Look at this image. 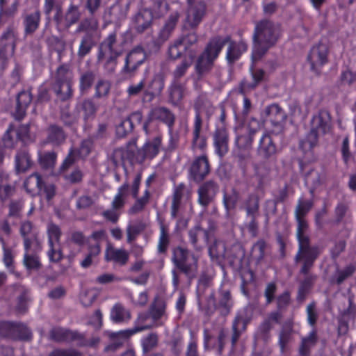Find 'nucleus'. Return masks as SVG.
<instances>
[{
	"instance_id": "2",
	"label": "nucleus",
	"mask_w": 356,
	"mask_h": 356,
	"mask_svg": "<svg viewBox=\"0 0 356 356\" xmlns=\"http://www.w3.org/2000/svg\"><path fill=\"white\" fill-rule=\"evenodd\" d=\"M194 107L196 114L192 132V149L194 151H203L207 147V139L201 134L202 127L201 113L205 111L209 117L213 113V106L207 97L204 95H201L197 98Z\"/></svg>"
},
{
	"instance_id": "36",
	"label": "nucleus",
	"mask_w": 356,
	"mask_h": 356,
	"mask_svg": "<svg viewBox=\"0 0 356 356\" xmlns=\"http://www.w3.org/2000/svg\"><path fill=\"white\" fill-rule=\"evenodd\" d=\"M15 294L17 296L15 309L19 314H24L28 309L29 290L24 286L15 285Z\"/></svg>"
},
{
	"instance_id": "42",
	"label": "nucleus",
	"mask_w": 356,
	"mask_h": 356,
	"mask_svg": "<svg viewBox=\"0 0 356 356\" xmlns=\"http://www.w3.org/2000/svg\"><path fill=\"white\" fill-rule=\"evenodd\" d=\"M232 306L233 300L229 291H220L218 302L215 304L216 309L220 312L221 315L227 316L229 314Z\"/></svg>"
},
{
	"instance_id": "12",
	"label": "nucleus",
	"mask_w": 356,
	"mask_h": 356,
	"mask_svg": "<svg viewBox=\"0 0 356 356\" xmlns=\"http://www.w3.org/2000/svg\"><path fill=\"white\" fill-rule=\"evenodd\" d=\"M81 16L79 8L74 4H70L64 15L62 13L61 6H56L54 20L58 28L67 29L73 24L77 23Z\"/></svg>"
},
{
	"instance_id": "46",
	"label": "nucleus",
	"mask_w": 356,
	"mask_h": 356,
	"mask_svg": "<svg viewBox=\"0 0 356 356\" xmlns=\"http://www.w3.org/2000/svg\"><path fill=\"white\" fill-rule=\"evenodd\" d=\"M15 170L17 173L25 172L32 165L29 153L26 150H19L15 155Z\"/></svg>"
},
{
	"instance_id": "10",
	"label": "nucleus",
	"mask_w": 356,
	"mask_h": 356,
	"mask_svg": "<svg viewBox=\"0 0 356 356\" xmlns=\"http://www.w3.org/2000/svg\"><path fill=\"white\" fill-rule=\"evenodd\" d=\"M264 115L271 123L273 134L277 136L283 133L287 115L278 104H272L266 106L264 110Z\"/></svg>"
},
{
	"instance_id": "51",
	"label": "nucleus",
	"mask_w": 356,
	"mask_h": 356,
	"mask_svg": "<svg viewBox=\"0 0 356 356\" xmlns=\"http://www.w3.org/2000/svg\"><path fill=\"white\" fill-rule=\"evenodd\" d=\"M186 91L185 84L179 81H173L170 87V101L177 105L182 100Z\"/></svg>"
},
{
	"instance_id": "43",
	"label": "nucleus",
	"mask_w": 356,
	"mask_h": 356,
	"mask_svg": "<svg viewBox=\"0 0 356 356\" xmlns=\"http://www.w3.org/2000/svg\"><path fill=\"white\" fill-rule=\"evenodd\" d=\"M189 242L195 251L200 252L203 249V245L200 243V238L202 235L204 236V241H208V232L201 227L196 226L188 231Z\"/></svg>"
},
{
	"instance_id": "20",
	"label": "nucleus",
	"mask_w": 356,
	"mask_h": 356,
	"mask_svg": "<svg viewBox=\"0 0 356 356\" xmlns=\"http://www.w3.org/2000/svg\"><path fill=\"white\" fill-rule=\"evenodd\" d=\"M121 49L117 42V35L115 32L110 33L108 37L101 43L97 55L99 62L108 55H121Z\"/></svg>"
},
{
	"instance_id": "31",
	"label": "nucleus",
	"mask_w": 356,
	"mask_h": 356,
	"mask_svg": "<svg viewBox=\"0 0 356 356\" xmlns=\"http://www.w3.org/2000/svg\"><path fill=\"white\" fill-rule=\"evenodd\" d=\"M245 312V310L238 313L232 323V335L231 341L233 348L235 347L242 332L245 330L246 325L248 323V319L243 314V312Z\"/></svg>"
},
{
	"instance_id": "47",
	"label": "nucleus",
	"mask_w": 356,
	"mask_h": 356,
	"mask_svg": "<svg viewBox=\"0 0 356 356\" xmlns=\"http://www.w3.org/2000/svg\"><path fill=\"white\" fill-rule=\"evenodd\" d=\"M65 140V134L63 129L57 125L51 124L47 129V143L59 145Z\"/></svg>"
},
{
	"instance_id": "27",
	"label": "nucleus",
	"mask_w": 356,
	"mask_h": 356,
	"mask_svg": "<svg viewBox=\"0 0 356 356\" xmlns=\"http://www.w3.org/2000/svg\"><path fill=\"white\" fill-rule=\"evenodd\" d=\"M217 184L209 181L202 184L198 189V202L204 207H207L213 200L217 191Z\"/></svg>"
},
{
	"instance_id": "23",
	"label": "nucleus",
	"mask_w": 356,
	"mask_h": 356,
	"mask_svg": "<svg viewBox=\"0 0 356 356\" xmlns=\"http://www.w3.org/2000/svg\"><path fill=\"white\" fill-rule=\"evenodd\" d=\"M145 54L140 48L130 51L126 56L122 72L125 74H133L138 67L145 61Z\"/></svg>"
},
{
	"instance_id": "40",
	"label": "nucleus",
	"mask_w": 356,
	"mask_h": 356,
	"mask_svg": "<svg viewBox=\"0 0 356 356\" xmlns=\"http://www.w3.org/2000/svg\"><path fill=\"white\" fill-rule=\"evenodd\" d=\"M179 17V15L177 13H175L169 17L165 25L159 33L158 43H163L170 38L176 26Z\"/></svg>"
},
{
	"instance_id": "4",
	"label": "nucleus",
	"mask_w": 356,
	"mask_h": 356,
	"mask_svg": "<svg viewBox=\"0 0 356 356\" xmlns=\"http://www.w3.org/2000/svg\"><path fill=\"white\" fill-rule=\"evenodd\" d=\"M311 130L306 137L300 142L303 152H309L318 143L319 134H326L331 130V118L329 112L321 111L314 115L311 122Z\"/></svg>"
},
{
	"instance_id": "15",
	"label": "nucleus",
	"mask_w": 356,
	"mask_h": 356,
	"mask_svg": "<svg viewBox=\"0 0 356 356\" xmlns=\"http://www.w3.org/2000/svg\"><path fill=\"white\" fill-rule=\"evenodd\" d=\"M185 19V26L190 29H195L201 23L206 15L207 6L204 2H191Z\"/></svg>"
},
{
	"instance_id": "26",
	"label": "nucleus",
	"mask_w": 356,
	"mask_h": 356,
	"mask_svg": "<svg viewBox=\"0 0 356 356\" xmlns=\"http://www.w3.org/2000/svg\"><path fill=\"white\" fill-rule=\"evenodd\" d=\"M257 128L238 127L236 129L235 147L240 149H250L251 148L253 136Z\"/></svg>"
},
{
	"instance_id": "64",
	"label": "nucleus",
	"mask_w": 356,
	"mask_h": 356,
	"mask_svg": "<svg viewBox=\"0 0 356 356\" xmlns=\"http://www.w3.org/2000/svg\"><path fill=\"white\" fill-rule=\"evenodd\" d=\"M95 88L94 97L98 99L106 98L111 90V83L108 81L100 79L97 82Z\"/></svg>"
},
{
	"instance_id": "39",
	"label": "nucleus",
	"mask_w": 356,
	"mask_h": 356,
	"mask_svg": "<svg viewBox=\"0 0 356 356\" xmlns=\"http://www.w3.org/2000/svg\"><path fill=\"white\" fill-rule=\"evenodd\" d=\"M50 337L56 341H76L81 337V333L62 327H54L50 331Z\"/></svg>"
},
{
	"instance_id": "24",
	"label": "nucleus",
	"mask_w": 356,
	"mask_h": 356,
	"mask_svg": "<svg viewBox=\"0 0 356 356\" xmlns=\"http://www.w3.org/2000/svg\"><path fill=\"white\" fill-rule=\"evenodd\" d=\"M216 154L222 158L229 150V136L225 127H218L213 135Z\"/></svg>"
},
{
	"instance_id": "54",
	"label": "nucleus",
	"mask_w": 356,
	"mask_h": 356,
	"mask_svg": "<svg viewBox=\"0 0 356 356\" xmlns=\"http://www.w3.org/2000/svg\"><path fill=\"white\" fill-rule=\"evenodd\" d=\"M164 88V81L161 75H155L148 86L147 95L152 99L154 96L159 95Z\"/></svg>"
},
{
	"instance_id": "52",
	"label": "nucleus",
	"mask_w": 356,
	"mask_h": 356,
	"mask_svg": "<svg viewBox=\"0 0 356 356\" xmlns=\"http://www.w3.org/2000/svg\"><path fill=\"white\" fill-rule=\"evenodd\" d=\"M129 187V184L126 182L118 188V193L111 202V207L118 211L124 207Z\"/></svg>"
},
{
	"instance_id": "59",
	"label": "nucleus",
	"mask_w": 356,
	"mask_h": 356,
	"mask_svg": "<svg viewBox=\"0 0 356 356\" xmlns=\"http://www.w3.org/2000/svg\"><path fill=\"white\" fill-rule=\"evenodd\" d=\"M57 155L56 152H45L39 156V163L42 168L51 169L54 167Z\"/></svg>"
},
{
	"instance_id": "58",
	"label": "nucleus",
	"mask_w": 356,
	"mask_h": 356,
	"mask_svg": "<svg viewBox=\"0 0 356 356\" xmlns=\"http://www.w3.org/2000/svg\"><path fill=\"white\" fill-rule=\"evenodd\" d=\"M149 192L148 189H146L143 195L141 197L138 198L133 206L129 209V213L134 215L143 211L145 207L149 202Z\"/></svg>"
},
{
	"instance_id": "60",
	"label": "nucleus",
	"mask_w": 356,
	"mask_h": 356,
	"mask_svg": "<svg viewBox=\"0 0 356 356\" xmlns=\"http://www.w3.org/2000/svg\"><path fill=\"white\" fill-rule=\"evenodd\" d=\"M95 40L88 37H82L77 52V55L80 58H83L90 52L92 48L95 44Z\"/></svg>"
},
{
	"instance_id": "61",
	"label": "nucleus",
	"mask_w": 356,
	"mask_h": 356,
	"mask_svg": "<svg viewBox=\"0 0 356 356\" xmlns=\"http://www.w3.org/2000/svg\"><path fill=\"white\" fill-rule=\"evenodd\" d=\"M145 229V225L143 222L136 225H129L126 229L127 243L131 244Z\"/></svg>"
},
{
	"instance_id": "30",
	"label": "nucleus",
	"mask_w": 356,
	"mask_h": 356,
	"mask_svg": "<svg viewBox=\"0 0 356 356\" xmlns=\"http://www.w3.org/2000/svg\"><path fill=\"white\" fill-rule=\"evenodd\" d=\"M129 254L124 248L108 247L105 252V259L120 266H124L129 261Z\"/></svg>"
},
{
	"instance_id": "7",
	"label": "nucleus",
	"mask_w": 356,
	"mask_h": 356,
	"mask_svg": "<svg viewBox=\"0 0 356 356\" xmlns=\"http://www.w3.org/2000/svg\"><path fill=\"white\" fill-rule=\"evenodd\" d=\"M31 140L30 125L10 124L4 132L1 142L6 149H14L18 142L26 143Z\"/></svg>"
},
{
	"instance_id": "16",
	"label": "nucleus",
	"mask_w": 356,
	"mask_h": 356,
	"mask_svg": "<svg viewBox=\"0 0 356 356\" xmlns=\"http://www.w3.org/2000/svg\"><path fill=\"white\" fill-rule=\"evenodd\" d=\"M17 33L13 27H8L0 38V61L4 62L13 56L15 48Z\"/></svg>"
},
{
	"instance_id": "11",
	"label": "nucleus",
	"mask_w": 356,
	"mask_h": 356,
	"mask_svg": "<svg viewBox=\"0 0 356 356\" xmlns=\"http://www.w3.org/2000/svg\"><path fill=\"white\" fill-rule=\"evenodd\" d=\"M328 56L329 49L327 44L318 43L314 45L307 56L311 70L319 74L323 66L328 63Z\"/></svg>"
},
{
	"instance_id": "53",
	"label": "nucleus",
	"mask_w": 356,
	"mask_h": 356,
	"mask_svg": "<svg viewBox=\"0 0 356 356\" xmlns=\"http://www.w3.org/2000/svg\"><path fill=\"white\" fill-rule=\"evenodd\" d=\"M151 318L149 312H141L138 314V317L134 321V327L131 329L136 331V333L148 330L154 326V323H148V321Z\"/></svg>"
},
{
	"instance_id": "1",
	"label": "nucleus",
	"mask_w": 356,
	"mask_h": 356,
	"mask_svg": "<svg viewBox=\"0 0 356 356\" xmlns=\"http://www.w3.org/2000/svg\"><path fill=\"white\" fill-rule=\"evenodd\" d=\"M281 33L280 24L270 19L256 22L252 35V60H260L270 49L275 47L281 37Z\"/></svg>"
},
{
	"instance_id": "14",
	"label": "nucleus",
	"mask_w": 356,
	"mask_h": 356,
	"mask_svg": "<svg viewBox=\"0 0 356 356\" xmlns=\"http://www.w3.org/2000/svg\"><path fill=\"white\" fill-rule=\"evenodd\" d=\"M24 248V254L22 263L26 270L29 272L40 270L42 267L39 255L41 250L40 244L29 245V243L26 242Z\"/></svg>"
},
{
	"instance_id": "21",
	"label": "nucleus",
	"mask_w": 356,
	"mask_h": 356,
	"mask_svg": "<svg viewBox=\"0 0 356 356\" xmlns=\"http://www.w3.org/2000/svg\"><path fill=\"white\" fill-rule=\"evenodd\" d=\"M161 135L154 137L151 141L146 142L142 149H138V161L142 163L146 159H153L159 152L161 147Z\"/></svg>"
},
{
	"instance_id": "41",
	"label": "nucleus",
	"mask_w": 356,
	"mask_h": 356,
	"mask_svg": "<svg viewBox=\"0 0 356 356\" xmlns=\"http://www.w3.org/2000/svg\"><path fill=\"white\" fill-rule=\"evenodd\" d=\"M129 9V4L127 2H118L113 4L108 10L110 20L115 23L121 22L127 17Z\"/></svg>"
},
{
	"instance_id": "33",
	"label": "nucleus",
	"mask_w": 356,
	"mask_h": 356,
	"mask_svg": "<svg viewBox=\"0 0 356 356\" xmlns=\"http://www.w3.org/2000/svg\"><path fill=\"white\" fill-rule=\"evenodd\" d=\"M272 165L269 161H261L254 165V175L258 179L259 187H263L268 181Z\"/></svg>"
},
{
	"instance_id": "9",
	"label": "nucleus",
	"mask_w": 356,
	"mask_h": 356,
	"mask_svg": "<svg viewBox=\"0 0 356 356\" xmlns=\"http://www.w3.org/2000/svg\"><path fill=\"white\" fill-rule=\"evenodd\" d=\"M0 337L11 341H29L32 338V333L21 323L1 321Z\"/></svg>"
},
{
	"instance_id": "56",
	"label": "nucleus",
	"mask_w": 356,
	"mask_h": 356,
	"mask_svg": "<svg viewBox=\"0 0 356 356\" xmlns=\"http://www.w3.org/2000/svg\"><path fill=\"white\" fill-rule=\"evenodd\" d=\"M96 78L93 71L88 70L82 73L79 78V89L82 93L88 91L92 86Z\"/></svg>"
},
{
	"instance_id": "57",
	"label": "nucleus",
	"mask_w": 356,
	"mask_h": 356,
	"mask_svg": "<svg viewBox=\"0 0 356 356\" xmlns=\"http://www.w3.org/2000/svg\"><path fill=\"white\" fill-rule=\"evenodd\" d=\"M355 271L353 265H348L342 269H337L334 273L333 279L337 284H341L346 280L350 277Z\"/></svg>"
},
{
	"instance_id": "25",
	"label": "nucleus",
	"mask_w": 356,
	"mask_h": 356,
	"mask_svg": "<svg viewBox=\"0 0 356 356\" xmlns=\"http://www.w3.org/2000/svg\"><path fill=\"white\" fill-rule=\"evenodd\" d=\"M76 33H84V37L98 39L100 36L99 20L95 17L83 19L79 22Z\"/></svg>"
},
{
	"instance_id": "8",
	"label": "nucleus",
	"mask_w": 356,
	"mask_h": 356,
	"mask_svg": "<svg viewBox=\"0 0 356 356\" xmlns=\"http://www.w3.org/2000/svg\"><path fill=\"white\" fill-rule=\"evenodd\" d=\"M322 252L318 245H310V241L298 243V250L295 257L296 262L302 263L300 273L307 275L313 267L314 263Z\"/></svg>"
},
{
	"instance_id": "45",
	"label": "nucleus",
	"mask_w": 356,
	"mask_h": 356,
	"mask_svg": "<svg viewBox=\"0 0 356 356\" xmlns=\"http://www.w3.org/2000/svg\"><path fill=\"white\" fill-rule=\"evenodd\" d=\"M43 181L38 173H33L24 181V186L26 192L31 194L41 193Z\"/></svg>"
},
{
	"instance_id": "32",
	"label": "nucleus",
	"mask_w": 356,
	"mask_h": 356,
	"mask_svg": "<svg viewBox=\"0 0 356 356\" xmlns=\"http://www.w3.org/2000/svg\"><path fill=\"white\" fill-rule=\"evenodd\" d=\"M149 116L152 120H157L167 124L169 129L173 127L175 121V115L165 107H156L151 110Z\"/></svg>"
},
{
	"instance_id": "28",
	"label": "nucleus",
	"mask_w": 356,
	"mask_h": 356,
	"mask_svg": "<svg viewBox=\"0 0 356 356\" xmlns=\"http://www.w3.org/2000/svg\"><path fill=\"white\" fill-rule=\"evenodd\" d=\"M135 334L136 331H132L131 329L109 333L110 343L105 348V350H115L121 348Z\"/></svg>"
},
{
	"instance_id": "62",
	"label": "nucleus",
	"mask_w": 356,
	"mask_h": 356,
	"mask_svg": "<svg viewBox=\"0 0 356 356\" xmlns=\"http://www.w3.org/2000/svg\"><path fill=\"white\" fill-rule=\"evenodd\" d=\"M312 207L313 202L312 200L303 201L299 200L294 211L295 218H305Z\"/></svg>"
},
{
	"instance_id": "44",
	"label": "nucleus",
	"mask_w": 356,
	"mask_h": 356,
	"mask_svg": "<svg viewBox=\"0 0 356 356\" xmlns=\"http://www.w3.org/2000/svg\"><path fill=\"white\" fill-rule=\"evenodd\" d=\"M110 318L113 322L120 323L129 321L131 315L130 311L121 303H116L111 310Z\"/></svg>"
},
{
	"instance_id": "17",
	"label": "nucleus",
	"mask_w": 356,
	"mask_h": 356,
	"mask_svg": "<svg viewBox=\"0 0 356 356\" xmlns=\"http://www.w3.org/2000/svg\"><path fill=\"white\" fill-rule=\"evenodd\" d=\"M210 165L205 155L197 157L192 162L189 169L190 177L196 182L202 181L209 173Z\"/></svg>"
},
{
	"instance_id": "13",
	"label": "nucleus",
	"mask_w": 356,
	"mask_h": 356,
	"mask_svg": "<svg viewBox=\"0 0 356 356\" xmlns=\"http://www.w3.org/2000/svg\"><path fill=\"white\" fill-rule=\"evenodd\" d=\"M138 147L136 140L129 142L125 147L117 148L113 151L112 160L115 165L138 163Z\"/></svg>"
},
{
	"instance_id": "34",
	"label": "nucleus",
	"mask_w": 356,
	"mask_h": 356,
	"mask_svg": "<svg viewBox=\"0 0 356 356\" xmlns=\"http://www.w3.org/2000/svg\"><path fill=\"white\" fill-rule=\"evenodd\" d=\"M32 101V96L29 91L23 90L17 97V106L14 116L17 120H22L26 115V111Z\"/></svg>"
},
{
	"instance_id": "3",
	"label": "nucleus",
	"mask_w": 356,
	"mask_h": 356,
	"mask_svg": "<svg viewBox=\"0 0 356 356\" xmlns=\"http://www.w3.org/2000/svg\"><path fill=\"white\" fill-rule=\"evenodd\" d=\"M228 42H229V37H216L209 42L195 63V71L199 76H204L211 70L214 60Z\"/></svg>"
},
{
	"instance_id": "29",
	"label": "nucleus",
	"mask_w": 356,
	"mask_h": 356,
	"mask_svg": "<svg viewBox=\"0 0 356 356\" xmlns=\"http://www.w3.org/2000/svg\"><path fill=\"white\" fill-rule=\"evenodd\" d=\"M275 135L271 129L265 131L259 140L258 152L264 158H269L276 153V145L272 138Z\"/></svg>"
},
{
	"instance_id": "37",
	"label": "nucleus",
	"mask_w": 356,
	"mask_h": 356,
	"mask_svg": "<svg viewBox=\"0 0 356 356\" xmlns=\"http://www.w3.org/2000/svg\"><path fill=\"white\" fill-rule=\"evenodd\" d=\"M248 49V44L241 40L238 42L230 41L227 51L226 58L229 63H234Z\"/></svg>"
},
{
	"instance_id": "5",
	"label": "nucleus",
	"mask_w": 356,
	"mask_h": 356,
	"mask_svg": "<svg viewBox=\"0 0 356 356\" xmlns=\"http://www.w3.org/2000/svg\"><path fill=\"white\" fill-rule=\"evenodd\" d=\"M171 261L189 279L195 277L198 270V257L186 248L178 245L172 249Z\"/></svg>"
},
{
	"instance_id": "6",
	"label": "nucleus",
	"mask_w": 356,
	"mask_h": 356,
	"mask_svg": "<svg viewBox=\"0 0 356 356\" xmlns=\"http://www.w3.org/2000/svg\"><path fill=\"white\" fill-rule=\"evenodd\" d=\"M73 79V72L68 65L63 64L57 68L53 76L52 90L60 100L66 101L72 97Z\"/></svg>"
},
{
	"instance_id": "63",
	"label": "nucleus",
	"mask_w": 356,
	"mask_h": 356,
	"mask_svg": "<svg viewBox=\"0 0 356 356\" xmlns=\"http://www.w3.org/2000/svg\"><path fill=\"white\" fill-rule=\"evenodd\" d=\"M47 233L48 236V243H60V239L62 235V232L58 225L53 222L48 223L47 227Z\"/></svg>"
},
{
	"instance_id": "38",
	"label": "nucleus",
	"mask_w": 356,
	"mask_h": 356,
	"mask_svg": "<svg viewBox=\"0 0 356 356\" xmlns=\"http://www.w3.org/2000/svg\"><path fill=\"white\" fill-rule=\"evenodd\" d=\"M76 109L79 112L83 113L84 120H88V119L95 118L98 110V106L95 103L92 99L86 98L76 104Z\"/></svg>"
},
{
	"instance_id": "22",
	"label": "nucleus",
	"mask_w": 356,
	"mask_h": 356,
	"mask_svg": "<svg viewBox=\"0 0 356 356\" xmlns=\"http://www.w3.org/2000/svg\"><path fill=\"white\" fill-rule=\"evenodd\" d=\"M41 12L38 8L33 11H26L22 15V24L26 36L33 35L39 28Z\"/></svg>"
},
{
	"instance_id": "19",
	"label": "nucleus",
	"mask_w": 356,
	"mask_h": 356,
	"mask_svg": "<svg viewBox=\"0 0 356 356\" xmlns=\"http://www.w3.org/2000/svg\"><path fill=\"white\" fill-rule=\"evenodd\" d=\"M152 21V12L148 9H141L132 17L131 24L137 33H143L151 27Z\"/></svg>"
},
{
	"instance_id": "48",
	"label": "nucleus",
	"mask_w": 356,
	"mask_h": 356,
	"mask_svg": "<svg viewBox=\"0 0 356 356\" xmlns=\"http://www.w3.org/2000/svg\"><path fill=\"white\" fill-rule=\"evenodd\" d=\"M159 230L160 233L157 245V250L159 253L164 254L167 252V250L170 243V234L169 232V227L163 222H161Z\"/></svg>"
},
{
	"instance_id": "49",
	"label": "nucleus",
	"mask_w": 356,
	"mask_h": 356,
	"mask_svg": "<svg viewBox=\"0 0 356 356\" xmlns=\"http://www.w3.org/2000/svg\"><path fill=\"white\" fill-rule=\"evenodd\" d=\"M317 341V332L315 330H313L308 336L302 339L299 348L300 355L309 356L310 354L311 348H312L316 344Z\"/></svg>"
},
{
	"instance_id": "50",
	"label": "nucleus",
	"mask_w": 356,
	"mask_h": 356,
	"mask_svg": "<svg viewBox=\"0 0 356 356\" xmlns=\"http://www.w3.org/2000/svg\"><path fill=\"white\" fill-rule=\"evenodd\" d=\"M264 74V71L261 69H257L252 71V76L253 82L250 83L248 81L243 80L240 84V92L245 95L248 91L254 89L257 85L263 80Z\"/></svg>"
},
{
	"instance_id": "18",
	"label": "nucleus",
	"mask_w": 356,
	"mask_h": 356,
	"mask_svg": "<svg viewBox=\"0 0 356 356\" xmlns=\"http://www.w3.org/2000/svg\"><path fill=\"white\" fill-rule=\"evenodd\" d=\"M282 315L279 312H272L259 325L255 333L257 339L266 342L270 337V332L273 327V323H279Z\"/></svg>"
},
{
	"instance_id": "55",
	"label": "nucleus",
	"mask_w": 356,
	"mask_h": 356,
	"mask_svg": "<svg viewBox=\"0 0 356 356\" xmlns=\"http://www.w3.org/2000/svg\"><path fill=\"white\" fill-rule=\"evenodd\" d=\"M297 222L296 236L299 243L310 241L307 234L309 224L305 218H296Z\"/></svg>"
},
{
	"instance_id": "35",
	"label": "nucleus",
	"mask_w": 356,
	"mask_h": 356,
	"mask_svg": "<svg viewBox=\"0 0 356 356\" xmlns=\"http://www.w3.org/2000/svg\"><path fill=\"white\" fill-rule=\"evenodd\" d=\"M19 232L23 238V245L29 243V245H38L36 240V233L33 224L29 220H24L20 223Z\"/></svg>"
}]
</instances>
